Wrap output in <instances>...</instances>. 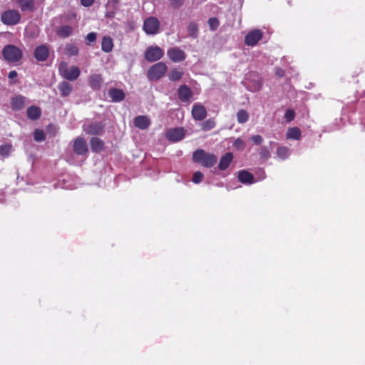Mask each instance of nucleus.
Returning a JSON list of instances; mask_svg holds the SVG:
<instances>
[{"instance_id":"3","label":"nucleus","mask_w":365,"mask_h":365,"mask_svg":"<svg viewBox=\"0 0 365 365\" xmlns=\"http://www.w3.org/2000/svg\"><path fill=\"white\" fill-rule=\"evenodd\" d=\"M59 74L65 79L68 81H75L80 76V69L78 67L73 66L70 68L66 62L63 61L58 66Z\"/></svg>"},{"instance_id":"4","label":"nucleus","mask_w":365,"mask_h":365,"mask_svg":"<svg viewBox=\"0 0 365 365\" xmlns=\"http://www.w3.org/2000/svg\"><path fill=\"white\" fill-rule=\"evenodd\" d=\"M168 71V66L164 62H158L150 67L148 71V78L151 81H158L163 77Z\"/></svg>"},{"instance_id":"24","label":"nucleus","mask_w":365,"mask_h":365,"mask_svg":"<svg viewBox=\"0 0 365 365\" xmlns=\"http://www.w3.org/2000/svg\"><path fill=\"white\" fill-rule=\"evenodd\" d=\"M58 88L62 97L68 96L73 91L72 85L67 81L61 82L58 86Z\"/></svg>"},{"instance_id":"38","label":"nucleus","mask_w":365,"mask_h":365,"mask_svg":"<svg viewBox=\"0 0 365 365\" xmlns=\"http://www.w3.org/2000/svg\"><path fill=\"white\" fill-rule=\"evenodd\" d=\"M34 138L37 142H41L45 140V134L42 130L36 129L34 132Z\"/></svg>"},{"instance_id":"23","label":"nucleus","mask_w":365,"mask_h":365,"mask_svg":"<svg viewBox=\"0 0 365 365\" xmlns=\"http://www.w3.org/2000/svg\"><path fill=\"white\" fill-rule=\"evenodd\" d=\"M27 117L30 120H36L41 115V110L39 107L36 106H31L28 108L26 111Z\"/></svg>"},{"instance_id":"47","label":"nucleus","mask_w":365,"mask_h":365,"mask_svg":"<svg viewBox=\"0 0 365 365\" xmlns=\"http://www.w3.org/2000/svg\"><path fill=\"white\" fill-rule=\"evenodd\" d=\"M276 74L279 77H282L284 76V71L282 69L279 68L277 69Z\"/></svg>"},{"instance_id":"8","label":"nucleus","mask_w":365,"mask_h":365,"mask_svg":"<svg viewBox=\"0 0 365 365\" xmlns=\"http://www.w3.org/2000/svg\"><path fill=\"white\" fill-rule=\"evenodd\" d=\"M263 33L259 29H253L247 33L245 37V43L247 46H254L262 38Z\"/></svg>"},{"instance_id":"25","label":"nucleus","mask_w":365,"mask_h":365,"mask_svg":"<svg viewBox=\"0 0 365 365\" xmlns=\"http://www.w3.org/2000/svg\"><path fill=\"white\" fill-rule=\"evenodd\" d=\"M22 11H33L35 9L34 0H17Z\"/></svg>"},{"instance_id":"31","label":"nucleus","mask_w":365,"mask_h":365,"mask_svg":"<svg viewBox=\"0 0 365 365\" xmlns=\"http://www.w3.org/2000/svg\"><path fill=\"white\" fill-rule=\"evenodd\" d=\"M201 129L204 131H208L213 129L216 126V123L214 119L209 118L203 121L201 125Z\"/></svg>"},{"instance_id":"34","label":"nucleus","mask_w":365,"mask_h":365,"mask_svg":"<svg viewBox=\"0 0 365 365\" xmlns=\"http://www.w3.org/2000/svg\"><path fill=\"white\" fill-rule=\"evenodd\" d=\"M277 155L279 158L284 160L288 158L289 155V150L288 148L285 146H282L277 148Z\"/></svg>"},{"instance_id":"30","label":"nucleus","mask_w":365,"mask_h":365,"mask_svg":"<svg viewBox=\"0 0 365 365\" xmlns=\"http://www.w3.org/2000/svg\"><path fill=\"white\" fill-rule=\"evenodd\" d=\"M187 31L191 38H196L198 36V26L195 22H190L187 26Z\"/></svg>"},{"instance_id":"10","label":"nucleus","mask_w":365,"mask_h":365,"mask_svg":"<svg viewBox=\"0 0 365 365\" xmlns=\"http://www.w3.org/2000/svg\"><path fill=\"white\" fill-rule=\"evenodd\" d=\"M191 114L195 120L201 121L207 117V112L204 106L200 103H195L192 106Z\"/></svg>"},{"instance_id":"20","label":"nucleus","mask_w":365,"mask_h":365,"mask_svg":"<svg viewBox=\"0 0 365 365\" xmlns=\"http://www.w3.org/2000/svg\"><path fill=\"white\" fill-rule=\"evenodd\" d=\"M90 145L92 152L93 153H101L105 148L104 142L98 137H93L90 140Z\"/></svg>"},{"instance_id":"9","label":"nucleus","mask_w":365,"mask_h":365,"mask_svg":"<svg viewBox=\"0 0 365 365\" xmlns=\"http://www.w3.org/2000/svg\"><path fill=\"white\" fill-rule=\"evenodd\" d=\"M73 152L78 155H85L88 152L86 140L81 137H78L73 140Z\"/></svg>"},{"instance_id":"11","label":"nucleus","mask_w":365,"mask_h":365,"mask_svg":"<svg viewBox=\"0 0 365 365\" xmlns=\"http://www.w3.org/2000/svg\"><path fill=\"white\" fill-rule=\"evenodd\" d=\"M168 56L173 62H181L186 58L185 53L178 47L170 48L167 52Z\"/></svg>"},{"instance_id":"26","label":"nucleus","mask_w":365,"mask_h":365,"mask_svg":"<svg viewBox=\"0 0 365 365\" xmlns=\"http://www.w3.org/2000/svg\"><path fill=\"white\" fill-rule=\"evenodd\" d=\"M113 48V39L108 36H104L101 41V49L106 53H110Z\"/></svg>"},{"instance_id":"45","label":"nucleus","mask_w":365,"mask_h":365,"mask_svg":"<svg viewBox=\"0 0 365 365\" xmlns=\"http://www.w3.org/2000/svg\"><path fill=\"white\" fill-rule=\"evenodd\" d=\"M94 1L95 0H81V4L85 7H89L94 3Z\"/></svg>"},{"instance_id":"27","label":"nucleus","mask_w":365,"mask_h":365,"mask_svg":"<svg viewBox=\"0 0 365 365\" xmlns=\"http://www.w3.org/2000/svg\"><path fill=\"white\" fill-rule=\"evenodd\" d=\"M286 137L287 139L299 140L301 138V130L298 127H292L288 129Z\"/></svg>"},{"instance_id":"39","label":"nucleus","mask_w":365,"mask_h":365,"mask_svg":"<svg viewBox=\"0 0 365 365\" xmlns=\"http://www.w3.org/2000/svg\"><path fill=\"white\" fill-rule=\"evenodd\" d=\"M97 39V34L96 32L88 33L86 36V44L91 45V43L96 42Z\"/></svg>"},{"instance_id":"2","label":"nucleus","mask_w":365,"mask_h":365,"mask_svg":"<svg viewBox=\"0 0 365 365\" xmlns=\"http://www.w3.org/2000/svg\"><path fill=\"white\" fill-rule=\"evenodd\" d=\"M2 55L6 61L16 63L21 59L23 54L19 48L14 45L9 44L3 48Z\"/></svg>"},{"instance_id":"40","label":"nucleus","mask_w":365,"mask_h":365,"mask_svg":"<svg viewBox=\"0 0 365 365\" xmlns=\"http://www.w3.org/2000/svg\"><path fill=\"white\" fill-rule=\"evenodd\" d=\"M233 146L237 150H243L245 148V143L242 139L237 138L233 143Z\"/></svg>"},{"instance_id":"29","label":"nucleus","mask_w":365,"mask_h":365,"mask_svg":"<svg viewBox=\"0 0 365 365\" xmlns=\"http://www.w3.org/2000/svg\"><path fill=\"white\" fill-rule=\"evenodd\" d=\"M183 76V72L178 68L172 69L168 73V78L172 81H179Z\"/></svg>"},{"instance_id":"33","label":"nucleus","mask_w":365,"mask_h":365,"mask_svg":"<svg viewBox=\"0 0 365 365\" xmlns=\"http://www.w3.org/2000/svg\"><path fill=\"white\" fill-rule=\"evenodd\" d=\"M78 51V48L74 44H68L65 48V53L69 56H77Z\"/></svg>"},{"instance_id":"44","label":"nucleus","mask_w":365,"mask_h":365,"mask_svg":"<svg viewBox=\"0 0 365 365\" xmlns=\"http://www.w3.org/2000/svg\"><path fill=\"white\" fill-rule=\"evenodd\" d=\"M170 6L175 9L180 8L184 4V0H170Z\"/></svg>"},{"instance_id":"18","label":"nucleus","mask_w":365,"mask_h":365,"mask_svg":"<svg viewBox=\"0 0 365 365\" xmlns=\"http://www.w3.org/2000/svg\"><path fill=\"white\" fill-rule=\"evenodd\" d=\"M49 54L48 48L46 45L37 46L34 51V57L39 61H46Z\"/></svg>"},{"instance_id":"37","label":"nucleus","mask_w":365,"mask_h":365,"mask_svg":"<svg viewBox=\"0 0 365 365\" xmlns=\"http://www.w3.org/2000/svg\"><path fill=\"white\" fill-rule=\"evenodd\" d=\"M207 23L211 31H215L220 26V21L216 17L210 18Z\"/></svg>"},{"instance_id":"7","label":"nucleus","mask_w":365,"mask_h":365,"mask_svg":"<svg viewBox=\"0 0 365 365\" xmlns=\"http://www.w3.org/2000/svg\"><path fill=\"white\" fill-rule=\"evenodd\" d=\"M163 51L159 46H150L145 51V58L148 62L157 61L163 57Z\"/></svg>"},{"instance_id":"22","label":"nucleus","mask_w":365,"mask_h":365,"mask_svg":"<svg viewBox=\"0 0 365 365\" xmlns=\"http://www.w3.org/2000/svg\"><path fill=\"white\" fill-rule=\"evenodd\" d=\"M233 159V155L232 153H227L224 155H222L220 160V163L218 164V168L220 170H226L230 163H232Z\"/></svg>"},{"instance_id":"16","label":"nucleus","mask_w":365,"mask_h":365,"mask_svg":"<svg viewBox=\"0 0 365 365\" xmlns=\"http://www.w3.org/2000/svg\"><path fill=\"white\" fill-rule=\"evenodd\" d=\"M103 78L101 74H92L88 77V83L90 87L94 91H98L101 88Z\"/></svg>"},{"instance_id":"5","label":"nucleus","mask_w":365,"mask_h":365,"mask_svg":"<svg viewBox=\"0 0 365 365\" xmlns=\"http://www.w3.org/2000/svg\"><path fill=\"white\" fill-rule=\"evenodd\" d=\"M1 20L5 25H16L19 24L21 20V14L17 10L9 9L1 14Z\"/></svg>"},{"instance_id":"41","label":"nucleus","mask_w":365,"mask_h":365,"mask_svg":"<svg viewBox=\"0 0 365 365\" xmlns=\"http://www.w3.org/2000/svg\"><path fill=\"white\" fill-rule=\"evenodd\" d=\"M202 179L203 174L200 171H196L192 175V181L195 184H198L202 182Z\"/></svg>"},{"instance_id":"48","label":"nucleus","mask_w":365,"mask_h":365,"mask_svg":"<svg viewBox=\"0 0 365 365\" xmlns=\"http://www.w3.org/2000/svg\"><path fill=\"white\" fill-rule=\"evenodd\" d=\"M112 1H113V3L117 4V3H118L119 0H112Z\"/></svg>"},{"instance_id":"43","label":"nucleus","mask_w":365,"mask_h":365,"mask_svg":"<svg viewBox=\"0 0 365 365\" xmlns=\"http://www.w3.org/2000/svg\"><path fill=\"white\" fill-rule=\"evenodd\" d=\"M251 140L254 143V144L258 145L262 144L263 142V138L259 135H255L251 137Z\"/></svg>"},{"instance_id":"35","label":"nucleus","mask_w":365,"mask_h":365,"mask_svg":"<svg viewBox=\"0 0 365 365\" xmlns=\"http://www.w3.org/2000/svg\"><path fill=\"white\" fill-rule=\"evenodd\" d=\"M12 150V146L10 144H4L0 145V155L2 157H8Z\"/></svg>"},{"instance_id":"36","label":"nucleus","mask_w":365,"mask_h":365,"mask_svg":"<svg viewBox=\"0 0 365 365\" xmlns=\"http://www.w3.org/2000/svg\"><path fill=\"white\" fill-rule=\"evenodd\" d=\"M259 156L264 160H267L270 157V150L267 146H262L259 149Z\"/></svg>"},{"instance_id":"15","label":"nucleus","mask_w":365,"mask_h":365,"mask_svg":"<svg viewBox=\"0 0 365 365\" xmlns=\"http://www.w3.org/2000/svg\"><path fill=\"white\" fill-rule=\"evenodd\" d=\"M108 96L110 101L114 103L121 102L125 98V93L123 90L117 88H112L108 91Z\"/></svg>"},{"instance_id":"19","label":"nucleus","mask_w":365,"mask_h":365,"mask_svg":"<svg viewBox=\"0 0 365 365\" xmlns=\"http://www.w3.org/2000/svg\"><path fill=\"white\" fill-rule=\"evenodd\" d=\"M134 125L136 128L145 130L150 125V119L145 115H138L134 118Z\"/></svg>"},{"instance_id":"32","label":"nucleus","mask_w":365,"mask_h":365,"mask_svg":"<svg viewBox=\"0 0 365 365\" xmlns=\"http://www.w3.org/2000/svg\"><path fill=\"white\" fill-rule=\"evenodd\" d=\"M249 119V114L247 110L240 109L237 113V120L239 123H245Z\"/></svg>"},{"instance_id":"6","label":"nucleus","mask_w":365,"mask_h":365,"mask_svg":"<svg viewBox=\"0 0 365 365\" xmlns=\"http://www.w3.org/2000/svg\"><path fill=\"white\" fill-rule=\"evenodd\" d=\"M160 21L154 16H150L144 20L143 29L148 35H155L159 32Z\"/></svg>"},{"instance_id":"21","label":"nucleus","mask_w":365,"mask_h":365,"mask_svg":"<svg viewBox=\"0 0 365 365\" xmlns=\"http://www.w3.org/2000/svg\"><path fill=\"white\" fill-rule=\"evenodd\" d=\"M238 179L243 184H252L255 182L253 175L245 170L239 171Z\"/></svg>"},{"instance_id":"12","label":"nucleus","mask_w":365,"mask_h":365,"mask_svg":"<svg viewBox=\"0 0 365 365\" xmlns=\"http://www.w3.org/2000/svg\"><path fill=\"white\" fill-rule=\"evenodd\" d=\"M104 126L101 122H93L83 128L86 133L89 135H101L103 132Z\"/></svg>"},{"instance_id":"46","label":"nucleus","mask_w":365,"mask_h":365,"mask_svg":"<svg viewBox=\"0 0 365 365\" xmlns=\"http://www.w3.org/2000/svg\"><path fill=\"white\" fill-rule=\"evenodd\" d=\"M17 76V72L16 71H11L9 73V78L12 79Z\"/></svg>"},{"instance_id":"28","label":"nucleus","mask_w":365,"mask_h":365,"mask_svg":"<svg viewBox=\"0 0 365 365\" xmlns=\"http://www.w3.org/2000/svg\"><path fill=\"white\" fill-rule=\"evenodd\" d=\"M73 33V28L71 26L65 25L57 30V34L61 38H67Z\"/></svg>"},{"instance_id":"1","label":"nucleus","mask_w":365,"mask_h":365,"mask_svg":"<svg viewBox=\"0 0 365 365\" xmlns=\"http://www.w3.org/2000/svg\"><path fill=\"white\" fill-rule=\"evenodd\" d=\"M192 160L195 163H201L204 167L211 168L216 164L217 158L212 153H207L204 150L197 149L193 153Z\"/></svg>"},{"instance_id":"14","label":"nucleus","mask_w":365,"mask_h":365,"mask_svg":"<svg viewBox=\"0 0 365 365\" xmlns=\"http://www.w3.org/2000/svg\"><path fill=\"white\" fill-rule=\"evenodd\" d=\"M178 98L182 102H189L192 96V92L189 86L187 85H182L179 87L178 91Z\"/></svg>"},{"instance_id":"42","label":"nucleus","mask_w":365,"mask_h":365,"mask_svg":"<svg viewBox=\"0 0 365 365\" xmlns=\"http://www.w3.org/2000/svg\"><path fill=\"white\" fill-rule=\"evenodd\" d=\"M295 117V112L292 109H288L284 115V118L287 122H291Z\"/></svg>"},{"instance_id":"13","label":"nucleus","mask_w":365,"mask_h":365,"mask_svg":"<svg viewBox=\"0 0 365 365\" xmlns=\"http://www.w3.org/2000/svg\"><path fill=\"white\" fill-rule=\"evenodd\" d=\"M166 136L170 140L177 142L184 138L185 130L182 128H172L167 132Z\"/></svg>"},{"instance_id":"17","label":"nucleus","mask_w":365,"mask_h":365,"mask_svg":"<svg viewBox=\"0 0 365 365\" xmlns=\"http://www.w3.org/2000/svg\"><path fill=\"white\" fill-rule=\"evenodd\" d=\"M26 98L21 95H17L11 99V108L13 110L18 111L24 109Z\"/></svg>"}]
</instances>
